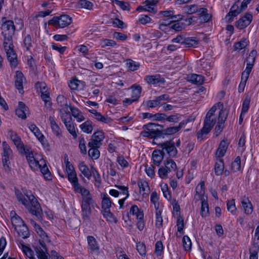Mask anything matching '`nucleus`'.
Instances as JSON below:
<instances>
[{"label":"nucleus","instance_id":"1","mask_svg":"<svg viewBox=\"0 0 259 259\" xmlns=\"http://www.w3.org/2000/svg\"><path fill=\"white\" fill-rule=\"evenodd\" d=\"M75 193H80L82 196L81 211L84 219H88L91 213V205L93 202L90 191L83 187L74 190Z\"/></svg>","mask_w":259,"mask_h":259},{"label":"nucleus","instance_id":"28","mask_svg":"<svg viewBox=\"0 0 259 259\" xmlns=\"http://www.w3.org/2000/svg\"><path fill=\"white\" fill-rule=\"evenodd\" d=\"M51 128L53 133L58 137L61 135V130L56 122L55 118L53 116H50L49 118Z\"/></svg>","mask_w":259,"mask_h":259},{"label":"nucleus","instance_id":"25","mask_svg":"<svg viewBox=\"0 0 259 259\" xmlns=\"http://www.w3.org/2000/svg\"><path fill=\"white\" fill-rule=\"evenodd\" d=\"M16 114L22 119H25L26 118V115L28 113V109L26 107L24 103L22 102H19L18 106L16 108Z\"/></svg>","mask_w":259,"mask_h":259},{"label":"nucleus","instance_id":"33","mask_svg":"<svg viewBox=\"0 0 259 259\" xmlns=\"http://www.w3.org/2000/svg\"><path fill=\"white\" fill-rule=\"evenodd\" d=\"M145 80L148 83L152 84L164 82V79L161 78L159 74L147 75L145 78Z\"/></svg>","mask_w":259,"mask_h":259},{"label":"nucleus","instance_id":"4","mask_svg":"<svg viewBox=\"0 0 259 259\" xmlns=\"http://www.w3.org/2000/svg\"><path fill=\"white\" fill-rule=\"evenodd\" d=\"M159 127L161 128L162 126L154 123H149L143 126V130L141 132L140 135L149 138L160 137L162 133Z\"/></svg>","mask_w":259,"mask_h":259},{"label":"nucleus","instance_id":"64","mask_svg":"<svg viewBox=\"0 0 259 259\" xmlns=\"http://www.w3.org/2000/svg\"><path fill=\"white\" fill-rule=\"evenodd\" d=\"M23 252L30 259H34L33 251L28 247L26 246H22Z\"/></svg>","mask_w":259,"mask_h":259},{"label":"nucleus","instance_id":"53","mask_svg":"<svg viewBox=\"0 0 259 259\" xmlns=\"http://www.w3.org/2000/svg\"><path fill=\"white\" fill-rule=\"evenodd\" d=\"M126 65L128 68L132 71L137 70L140 67V64L132 60L128 59L126 61Z\"/></svg>","mask_w":259,"mask_h":259},{"label":"nucleus","instance_id":"62","mask_svg":"<svg viewBox=\"0 0 259 259\" xmlns=\"http://www.w3.org/2000/svg\"><path fill=\"white\" fill-rule=\"evenodd\" d=\"M145 226V222L144 220V217L142 214L139 215V219H137V227L140 231H142Z\"/></svg>","mask_w":259,"mask_h":259},{"label":"nucleus","instance_id":"2","mask_svg":"<svg viewBox=\"0 0 259 259\" xmlns=\"http://www.w3.org/2000/svg\"><path fill=\"white\" fill-rule=\"evenodd\" d=\"M25 195L29 200V202L25 206L31 214L34 215L37 219H40L42 214V210L37 199L31 191H26Z\"/></svg>","mask_w":259,"mask_h":259},{"label":"nucleus","instance_id":"50","mask_svg":"<svg viewBox=\"0 0 259 259\" xmlns=\"http://www.w3.org/2000/svg\"><path fill=\"white\" fill-rule=\"evenodd\" d=\"M161 210H156L155 226L158 228H161L162 227L163 219L161 216Z\"/></svg>","mask_w":259,"mask_h":259},{"label":"nucleus","instance_id":"49","mask_svg":"<svg viewBox=\"0 0 259 259\" xmlns=\"http://www.w3.org/2000/svg\"><path fill=\"white\" fill-rule=\"evenodd\" d=\"M227 209L232 214H236L237 208L235 205V201L234 199H232L227 201Z\"/></svg>","mask_w":259,"mask_h":259},{"label":"nucleus","instance_id":"47","mask_svg":"<svg viewBox=\"0 0 259 259\" xmlns=\"http://www.w3.org/2000/svg\"><path fill=\"white\" fill-rule=\"evenodd\" d=\"M41 93V97L42 100L45 102V106L47 107H50L52 105V103L51 102V98L48 91H42Z\"/></svg>","mask_w":259,"mask_h":259},{"label":"nucleus","instance_id":"22","mask_svg":"<svg viewBox=\"0 0 259 259\" xmlns=\"http://www.w3.org/2000/svg\"><path fill=\"white\" fill-rule=\"evenodd\" d=\"M229 143L227 140H223L221 141L219 147L215 152V156L217 158H222L228 149Z\"/></svg>","mask_w":259,"mask_h":259},{"label":"nucleus","instance_id":"63","mask_svg":"<svg viewBox=\"0 0 259 259\" xmlns=\"http://www.w3.org/2000/svg\"><path fill=\"white\" fill-rule=\"evenodd\" d=\"M15 195L19 202H21L24 206L26 205L28 201L25 199L21 192L19 191H16Z\"/></svg>","mask_w":259,"mask_h":259},{"label":"nucleus","instance_id":"61","mask_svg":"<svg viewBox=\"0 0 259 259\" xmlns=\"http://www.w3.org/2000/svg\"><path fill=\"white\" fill-rule=\"evenodd\" d=\"M177 226L178 227V231L180 233H183V228L184 227V219L181 215L178 216L177 221Z\"/></svg>","mask_w":259,"mask_h":259},{"label":"nucleus","instance_id":"3","mask_svg":"<svg viewBox=\"0 0 259 259\" xmlns=\"http://www.w3.org/2000/svg\"><path fill=\"white\" fill-rule=\"evenodd\" d=\"M64 163L66 167V172L67 175L68 181L72 184L73 190L82 187L79 183L78 179L74 166L69 161L67 155L64 156Z\"/></svg>","mask_w":259,"mask_h":259},{"label":"nucleus","instance_id":"35","mask_svg":"<svg viewBox=\"0 0 259 259\" xmlns=\"http://www.w3.org/2000/svg\"><path fill=\"white\" fill-rule=\"evenodd\" d=\"M69 108L72 115L76 118L78 122H81L85 120L83 113L78 108L72 106H69Z\"/></svg>","mask_w":259,"mask_h":259},{"label":"nucleus","instance_id":"24","mask_svg":"<svg viewBox=\"0 0 259 259\" xmlns=\"http://www.w3.org/2000/svg\"><path fill=\"white\" fill-rule=\"evenodd\" d=\"M241 203L244 209V213L247 215H249L253 211V206L249 198L244 196L241 199Z\"/></svg>","mask_w":259,"mask_h":259},{"label":"nucleus","instance_id":"11","mask_svg":"<svg viewBox=\"0 0 259 259\" xmlns=\"http://www.w3.org/2000/svg\"><path fill=\"white\" fill-rule=\"evenodd\" d=\"M2 145L3 149L2 153L3 166L6 170H9L10 158L12 155V151L6 142H3Z\"/></svg>","mask_w":259,"mask_h":259},{"label":"nucleus","instance_id":"39","mask_svg":"<svg viewBox=\"0 0 259 259\" xmlns=\"http://www.w3.org/2000/svg\"><path fill=\"white\" fill-rule=\"evenodd\" d=\"M79 127L84 133L90 134L93 130V122L90 120H87L79 125Z\"/></svg>","mask_w":259,"mask_h":259},{"label":"nucleus","instance_id":"20","mask_svg":"<svg viewBox=\"0 0 259 259\" xmlns=\"http://www.w3.org/2000/svg\"><path fill=\"white\" fill-rule=\"evenodd\" d=\"M205 184L204 182L201 181L196 188V194L194 196V200L197 202L200 200L207 199L204 195Z\"/></svg>","mask_w":259,"mask_h":259},{"label":"nucleus","instance_id":"41","mask_svg":"<svg viewBox=\"0 0 259 259\" xmlns=\"http://www.w3.org/2000/svg\"><path fill=\"white\" fill-rule=\"evenodd\" d=\"M164 168L170 173L175 171L177 169V165L175 161L172 159H167L164 162Z\"/></svg>","mask_w":259,"mask_h":259},{"label":"nucleus","instance_id":"31","mask_svg":"<svg viewBox=\"0 0 259 259\" xmlns=\"http://www.w3.org/2000/svg\"><path fill=\"white\" fill-rule=\"evenodd\" d=\"M163 152L160 150H155L152 153V159L155 164L159 165L163 159Z\"/></svg>","mask_w":259,"mask_h":259},{"label":"nucleus","instance_id":"30","mask_svg":"<svg viewBox=\"0 0 259 259\" xmlns=\"http://www.w3.org/2000/svg\"><path fill=\"white\" fill-rule=\"evenodd\" d=\"M16 79H15V86L16 88L19 91V93H21L23 91V74L20 71H17L16 72Z\"/></svg>","mask_w":259,"mask_h":259},{"label":"nucleus","instance_id":"8","mask_svg":"<svg viewBox=\"0 0 259 259\" xmlns=\"http://www.w3.org/2000/svg\"><path fill=\"white\" fill-rule=\"evenodd\" d=\"M9 135L11 140L16 146L19 153L23 154L25 152H29V149L30 147L28 146H25L20 137L17 134L13 131L9 132Z\"/></svg>","mask_w":259,"mask_h":259},{"label":"nucleus","instance_id":"23","mask_svg":"<svg viewBox=\"0 0 259 259\" xmlns=\"http://www.w3.org/2000/svg\"><path fill=\"white\" fill-rule=\"evenodd\" d=\"M40 246L35 248V251L39 259H49V254L45 244L40 241Z\"/></svg>","mask_w":259,"mask_h":259},{"label":"nucleus","instance_id":"40","mask_svg":"<svg viewBox=\"0 0 259 259\" xmlns=\"http://www.w3.org/2000/svg\"><path fill=\"white\" fill-rule=\"evenodd\" d=\"M112 202L107 194H104L102 197V208L103 210H110Z\"/></svg>","mask_w":259,"mask_h":259},{"label":"nucleus","instance_id":"57","mask_svg":"<svg viewBox=\"0 0 259 259\" xmlns=\"http://www.w3.org/2000/svg\"><path fill=\"white\" fill-rule=\"evenodd\" d=\"M183 123L181 122L178 126L169 127L166 128L164 131L166 135H172L178 132L182 126Z\"/></svg>","mask_w":259,"mask_h":259},{"label":"nucleus","instance_id":"43","mask_svg":"<svg viewBox=\"0 0 259 259\" xmlns=\"http://www.w3.org/2000/svg\"><path fill=\"white\" fill-rule=\"evenodd\" d=\"M77 6L81 9H85L88 10L93 9L94 4L88 0H79L77 2Z\"/></svg>","mask_w":259,"mask_h":259},{"label":"nucleus","instance_id":"54","mask_svg":"<svg viewBox=\"0 0 259 259\" xmlns=\"http://www.w3.org/2000/svg\"><path fill=\"white\" fill-rule=\"evenodd\" d=\"M231 168L234 172L240 170L241 168V160L239 156H237L232 163Z\"/></svg>","mask_w":259,"mask_h":259},{"label":"nucleus","instance_id":"55","mask_svg":"<svg viewBox=\"0 0 259 259\" xmlns=\"http://www.w3.org/2000/svg\"><path fill=\"white\" fill-rule=\"evenodd\" d=\"M116 45L115 41L112 39H102L100 41V46L103 48L107 47H114Z\"/></svg>","mask_w":259,"mask_h":259},{"label":"nucleus","instance_id":"21","mask_svg":"<svg viewBox=\"0 0 259 259\" xmlns=\"http://www.w3.org/2000/svg\"><path fill=\"white\" fill-rule=\"evenodd\" d=\"M137 183L139 188L140 194L143 197H147L150 192L148 183L146 181L142 180H139Z\"/></svg>","mask_w":259,"mask_h":259},{"label":"nucleus","instance_id":"45","mask_svg":"<svg viewBox=\"0 0 259 259\" xmlns=\"http://www.w3.org/2000/svg\"><path fill=\"white\" fill-rule=\"evenodd\" d=\"M200 200L201 204L200 213L202 217H205L209 214V207L207 199Z\"/></svg>","mask_w":259,"mask_h":259},{"label":"nucleus","instance_id":"7","mask_svg":"<svg viewBox=\"0 0 259 259\" xmlns=\"http://www.w3.org/2000/svg\"><path fill=\"white\" fill-rule=\"evenodd\" d=\"M72 22V18L67 15H63L59 17H55L49 21V24L56 27L64 28Z\"/></svg>","mask_w":259,"mask_h":259},{"label":"nucleus","instance_id":"9","mask_svg":"<svg viewBox=\"0 0 259 259\" xmlns=\"http://www.w3.org/2000/svg\"><path fill=\"white\" fill-rule=\"evenodd\" d=\"M4 46L11 66L15 67L17 65V55L13 50L12 41H9V44L8 41H4Z\"/></svg>","mask_w":259,"mask_h":259},{"label":"nucleus","instance_id":"51","mask_svg":"<svg viewBox=\"0 0 259 259\" xmlns=\"http://www.w3.org/2000/svg\"><path fill=\"white\" fill-rule=\"evenodd\" d=\"M89 147L90 148L88 151L89 156L94 159H98L100 156V151L98 150L99 147Z\"/></svg>","mask_w":259,"mask_h":259},{"label":"nucleus","instance_id":"44","mask_svg":"<svg viewBox=\"0 0 259 259\" xmlns=\"http://www.w3.org/2000/svg\"><path fill=\"white\" fill-rule=\"evenodd\" d=\"M199 41L194 37H185L184 46L187 48L195 47L198 44Z\"/></svg>","mask_w":259,"mask_h":259},{"label":"nucleus","instance_id":"26","mask_svg":"<svg viewBox=\"0 0 259 259\" xmlns=\"http://www.w3.org/2000/svg\"><path fill=\"white\" fill-rule=\"evenodd\" d=\"M29 128L41 143L42 145H45V142L46 141V138L40 132L39 128L34 124H31L29 126Z\"/></svg>","mask_w":259,"mask_h":259},{"label":"nucleus","instance_id":"13","mask_svg":"<svg viewBox=\"0 0 259 259\" xmlns=\"http://www.w3.org/2000/svg\"><path fill=\"white\" fill-rule=\"evenodd\" d=\"M105 138L104 133L102 131H98L95 132L92 136L89 143V147H100L102 145V142Z\"/></svg>","mask_w":259,"mask_h":259},{"label":"nucleus","instance_id":"14","mask_svg":"<svg viewBox=\"0 0 259 259\" xmlns=\"http://www.w3.org/2000/svg\"><path fill=\"white\" fill-rule=\"evenodd\" d=\"M158 146L162 148V151L166 152L170 156H175L177 153L175 142L172 141H166L159 143Z\"/></svg>","mask_w":259,"mask_h":259},{"label":"nucleus","instance_id":"60","mask_svg":"<svg viewBox=\"0 0 259 259\" xmlns=\"http://www.w3.org/2000/svg\"><path fill=\"white\" fill-rule=\"evenodd\" d=\"M163 246L161 241H158L155 244V253L157 256H161L163 253Z\"/></svg>","mask_w":259,"mask_h":259},{"label":"nucleus","instance_id":"46","mask_svg":"<svg viewBox=\"0 0 259 259\" xmlns=\"http://www.w3.org/2000/svg\"><path fill=\"white\" fill-rule=\"evenodd\" d=\"M133 90L132 98L137 101L140 96L142 92V87L140 85L134 84L131 87Z\"/></svg>","mask_w":259,"mask_h":259},{"label":"nucleus","instance_id":"36","mask_svg":"<svg viewBox=\"0 0 259 259\" xmlns=\"http://www.w3.org/2000/svg\"><path fill=\"white\" fill-rule=\"evenodd\" d=\"M188 80L195 84H202L204 81V77L201 75L191 74L188 76Z\"/></svg>","mask_w":259,"mask_h":259},{"label":"nucleus","instance_id":"34","mask_svg":"<svg viewBox=\"0 0 259 259\" xmlns=\"http://www.w3.org/2000/svg\"><path fill=\"white\" fill-rule=\"evenodd\" d=\"M19 236L23 238H26L29 236V232L26 225L24 223L23 225L15 229Z\"/></svg>","mask_w":259,"mask_h":259},{"label":"nucleus","instance_id":"29","mask_svg":"<svg viewBox=\"0 0 259 259\" xmlns=\"http://www.w3.org/2000/svg\"><path fill=\"white\" fill-rule=\"evenodd\" d=\"M212 127L213 126L209 124L208 122L204 121L203 127L197 133L198 139L200 140H203L205 135H206L211 131Z\"/></svg>","mask_w":259,"mask_h":259},{"label":"nucleus","instance_id":"48","mask_svg":"<svg viewBox=\"0 0 259 259\" xmlns=\"http://www.w3.org/2000/svg\"><path fill=\"white\" fill-rule=\"evenodd\" d=\"M67 131L72 136L74 139H76L77 137V133L76 132L75 127L74 124L72 121L68 122V123H64Z\"/></svg>","mask_w":259,"mask_h":259},{"label":"nucleus","instance_id":"5","mask_svg":"<svg viewBox=\"0 0 259 259\" xmlns=\"http://www.w3.org/2000/svg\"><path fill=\"white\" fill-rule=\"evenodd\" d=\"M26 156L31 168L34 170H38L40 166L46 164V161L39 155L34 156L31 148L29 149V152L24 153Z\"/></svg>","mask_w":259,"mask_h":259},{"label":"nucleus","instance_id":"27","mask_svg":"<svg viewBox=\"0 0 259 259\" xmlns=\"http://www.w3.org/2000/svg\"><path fill=\"white\" fill-rule=\"evenodd\" d=\"M10 215L12 225L15 229L18 227H20V226L24 223L23 220L16 214L15 211H11L10 213Z\"/></svg>","mask_w":259,"mask_h":259},{"label":"nucleus","instance_id":"38","mask_svg":"<svg viewBox=\"0 0 259 259\" xmlns=\"http://www.w3.org/2000/svg\"><path fill=\"white\" fill-rule=\"evenodd\" d=\"M224 163L223 159L218 158L215 162L214 170L217 175H222L224 172Z\"/></svg>","mask_w":259,"mask_h":259},{"label":"nucleus","instance_id":"16","mask_svg":"<svg viewBox=\"0 0 259 259\" xmlns=\"http://www.w3.org/2000/svg\"><path fill=\"white\" fill-rule=\"evenodd\" d=\"M227 117V113L223 109L219 112L218 117L217 124L215 127V134L217 136H219L224 128V123L226 121Z\"/></svg>","mask_w":259,"mask_h":259},{"label":"nucleus","instance_id":"59","mask_svg":"<svg viewBox=\"0 0 259 259\" xmlns=\"http://www.w3.org/2000/svg\"><path fill=\"white\" fill-rule=\"evenodd\" d=\"M38 169L40 170L45 179L48 180L51 179V173L49 171L46 164L45 165H44L43 166H40V168H38Z\"/></svg>","mask_w":259,"mask_h":259},{"label":"nucleus","instance_id":"37","mask_svg":"<svg viewBox=\"0 0 259 259\" xmlns=\"http://www.w3.org/2000/svg\"><path fill=\"white\" fill-rule=\"evenodd\" d=\"M78 168L84 177L88 179H90L92 176V172L90 171V169L84 162L81 161L79 162Z\"/></svg>","mask_w":259,"mask_h":259},{"label":"nucleus","instance_id":"17","mask_svg":"<svg viewBox=\"0 0 259 259\" xmlns=\"http://www.w3.org/2000/svg\"><path fill=\"white\" fill-rule=\"evenodd\" d=\"M31 223L34 228L37 234L41 238V240H40L39 241H40L43 244H45L46 242L50 243L51 242V240L49 236L40 227V226L33 220L31 221Z\"/></svg>","mask_w":259,"mask_h":259},{"label":"nucleus","instance_id":"56","mask_svg":"<svg viewBox=\"0 0 259 259\" xmlns=\"http://www.w3.org/2000/svg\"><path fill=\"white\" fill-rule=\"evenodd\" d=\"M130 212L131 214L136 215L137 220L139 219V215L140 214H142V216L144 217L143 211L140 209L136 205H134L131 207Z\"/></svg>","mask_w":259,"mask_h":259},{"label":"nucleus","instance_id":"19","mask_svg":"<svg viewBox=\"0 0 259 259\" xmlns=\"http://www.w3.org/2000/svg\"><path fill=\"white\" fill-rule=\"evenodd\" d=\"M69 110V106L66 104L59 110V114L64 124L66 123H68V122L72 120Z\"/></svg>","mask_w":259,"mask_h":259},{"label":"nucleus","instance_id":"12","mask_svg":"<svg viewBox=\"0 0 259 259\" xmlns=\"http://www.w3.org/2000/svg\"><path fill=\"white\" fill-rule=\"evenodd\" d=\"M223 105L221 102H219L214 105L207 113L204 121L213 126L217 122V117L214 112L217 109L223 108Z\"/></svg>","mask_w":259,"mask_h":259},{"label":"nucleus","instance_id":"42","mask_svg":"<svg viewBox=\"0 0 259 259\" xmlns=\"http://www.w3.org/2000/svg\"><path fill=\"white\" fill-rule=\"evenodd\" d=\"M102 213L107 221L110 223H114L115 224L117 223V219L110 211V210H102Z\"/></svg>","mask_w":259,"mask_h":259},{"label":"nucleus","instance_id":"52","mask_svg":"<svg viewBox=\"0 0 259 259\" xmlns=\"http://www.w3.org/2000/svg\"><path fill=\"white\" fill-rule=\"evenodd\" d=\"M150 201L154 204L156 210H158L159 206V198L157 193L155 191L152 192L150 196Z\"/></svg>","mask_w":259,"mask_h":259},{"label":"nucleus","instance_id":"58","mask_svg":"<svg viewBox=\"0 0 259 259\" xmlns=\"http://www.w3.org/2000/svg\"><path fill=\"white\" fill-rule=\"evenodd\" d=\"M182 242L184 248L186 251L190 250L191 249L192 243L188 236H184Z\"/></svg>","mask_w":259,"mask_h":259},{"label":"nucleus","instance_id":"10","mask_svg":"<svg viewBox=\"0 0 259 259\" xmlns=\"http://www.w3.org/2000/svg\"><path fill=\"white\" fill-rule=\"evenodd\" d=\"M256 54V52L253 50L250 53L249 56L246 58L247 66L245 70L242 73V78L244 77L245 81L247 80L254 65Z\"/></svg>","mask_w":259,"mask_h":259},{"label":"nucleus","instance_id":"18","mask_svg":"<svg viewBox=\"0 0 259 259\" xmlns=\"http://www.w3.org/2000/svg\"><path fill=\"white\" fill-rule=\"evenodd\" d=\"M252 20V14L247 13L236 22V26L240 29H243L248 26Z\"/></svg>","mask_w":259,"mask_h":259},{"label":"nucleus","instance_id":"15","mask_svg":"<svg viewBox=\"0 0 259 259\" xmlns=\"http://www.w3.org/2000/svg\"><path fill=\"white\" fill-rule=\"evenodd\" d=\"M244 10H242L239 2L235 3L231 8L230 12L226 15L225 19L228 23H231L234 20V18L238 15Z\"/></svg>","mask_w":259,"mask_h":259},{"label":"nucleus","instance_id":"32","mask_svg":"<svg viewBox=\"0 0 259 259\" xmlns=\"http://www.w3.org/2000/svg\"><path fill=\"white\" fill-rule=\"evenodd\" d=\"M87 241L89 245L88 249L91 252L96 251L99 250V247L98 242L94 237L92 236H88Z\"/></svg>","mask_w":259,"mask_h":259},{"label":"nucleus","instance_id":"6","mask_svg":"<svg viewBox=\"0 0 259 259\" xmlns=\"http://www.w3.org/2000/svg\"><path fill=\"white\" fill-rule=\"evenodd\" d=\"M2 33L4 37V41H12V36L15 31V26L12 20H7L2 25Z\"/></svg>","mask_w":259,"mask_h":259}]
</instances>
